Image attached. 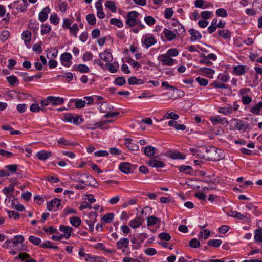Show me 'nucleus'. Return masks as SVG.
<instances>
[{
  "mask_svg": "<svg viewBox=\"0 0 262 262\" xmlns=\"http://www.w3.org/2000/svg\"><path fill=\"white\" fill-rule=\"evenodd\" d=\"M204 150L202 159L209 161H217L224 157V151L213 146H202Z\"/></svg>",
  "mask_w": 262,
  "mask_h": 262,
  "instance_id": "obj_1",
  "label": "nucleus"
},
{
  "mask_svg": "<svg viewBox=\"0 0 262 262\" xmlns=\"http://www.w3.org/2000/svg\"><path fill=\"white\" fill-rule=\"evenodd\" d=\"M129 243V241L128 238H121L116 242V247L117 249L121 250L124 255H128L130 253Z\"/></svg>",
  "mask_w": 262,
  "mask_h": 262,
  "instance_id": "obj_2",
  "label": "nucleus"
},
{
  "mask_svg": "<svg viewBox=\"0 0 262 262\" xmlns=\"http://www.w3.org/2000/svg\"><path fill=\"white\" fill-rule=\"evenodd\" d=\"M139 13L135 11L128 12L126 19V24L129 27H133L138 24V17Z\"/></svg>",
  "mask_w": 262,
  "mask_h": 262,
  "instance_id": "obj_3",
  "label": "nucleus"
},
{
  "mask_svg": "<svg viewBox=\"0 0 262 262\" xmlns=\"http://www.w3.org/2000/svg\"><path fill=\"white\" fill-rule=\"evenodd\" d=\"M63 120L67 122L73 123L76 124H80L83 122V119L81 116L73 113H66L64 115Z\"/></svg>",
  "mask_w": 262,
  "mask_h": 262,
  "instance_id": "obj_4",
  "label": "nucleus"
},
{
  "mask_svg": "<svg viewBox=\"0 0 262 262\" xmlns=\"http://www.w3.org/2000/svg\"><path fill=\"white\" fill-rule=\"evenodd\" d=\"M230 122L231 123L234 122V125L236 130L245 131L247 129H249V125L248 123L244 120L233 118L232 119Z\"/></svg>",
  "mask_w": 262,
  "mask_h": 262,
  "instance_id": "obj_5",
  "label": "nucleus"
},
{
  "mask_svg": "<svg viewBox=\"0 0 262 262\" xmlns=\"http://www.w3.org/2000/svg\"><path fill=\"white\" fill-rule=\"evenodd\" d=\"M78 254L80 257H84L86 261L99 262L100 258L98 256L85 253L83 248L80 249Z\"/></svg>",
  "mask_w": 262,
  "mask_h": 262,
  "instance_id": "obj_6",
  "label": "nucleus"
},
{
  "mask_svg": "<svg viewBox=\"0 0 262 262\" xmlns=\"http://www.w3.org/2000/svg\"><path fill=\"white\" fill-rule=\"evenodd\" d=\"M158 59L164 65L172 66L174 64V59L170 58L168 55L166 54L159 55L158 57Z\"/></svg>",
  "mask_w": 262,
  "mask_h": 262,
  "instance_id": "obj_7",
  "label": "nucleus"
},
{
  "mask_svg": "<svg viewBox=\"0 0 262 262\" xmlns=\"http://www.w3.org/2000/svg\"><path fill=\"white\" fill-rule=\"evenodd\" d=\"M72 58V55L70 53L65 52L62 53L60 56L61 64L66 67H70L72 64L71 61Z\"/></svg>",
  "mask_w": 262,
  "mask_h": 262,
  "instance_id": "obj_8",
  "label": "nucleus"
},
{
  "mask_svg": "<svg viewBox=\"0 0 262 262\" xmlns=\"http://www.w3.org/2000/svg\"><path fill=\"white\" fill-rule=\"evenodd\" d=\"M209 119L212 123L214 125L219 124L222 125L227 124L229 123L226 118H221L220 116H211Z\"/></svg>",
  "mask_w": 262,
  "mask_h": 262,
  "instance_id": "obj_9",
  "label": "nucleus"
},
{
  "mask_svg": "<svg viewBox=\"0 0 262 262\" xmlns=\"http://www.w3.org/2000/svg\"><path fill=\"white\" fill-rule=\"evenodd\" d=\"M144 219L141 216H137L136 218L131 220L129 222V225L134 229L139 227L143 224Z\"/></svg>",
  "mask_w": 262,
  "mask_h": 262,
  "instance_id": "obj_10",
  "label": "nucleus"
},
{
  "mask_svg": "<svg viewBox=\"0 0 262 262\" xmlns=\"http://www.w3.org/2000/svg\"><path fill=\"white\" fill-rule=\"evenodd\" d=\"M133 139L130 138H126L124 139V143L127 148L132 151H137L139 149V146L132 142Z\"/></svg>",
  "mask_w": 262,
  "mask_h": 262,
  "instance_id": "obj_11",
  "label": "nucleus"
},
{
  "mask_svg": "<svg viewBox=\"0 0 262 262\" xmlns=\"http://www.w3.org/2000/svg\"><path fill=\"white\" fill-rule=\"evenodd\" d=\"M61 205V200L59 199L55 198L47 203V209L51 211L53 210L54 207L58 208Z\"/></svg>",
  "mask_w": 262,
  "mask_h": 262,
  "instance_id": "obj_12",
  "label": "nucleus"
},
{
  "mask_svg": "<svg viewBox=\"0 0 262 262\" xmlns=\"http://www.w3.org/2000/svg\"><path fill=\"white\" fill-rule=\"evenodd\" d=\"M50 12V9L49 7L44 8L39 14V20L41 22H44L47 20L48 14Z\"/></svg>",
  "mask_w": 262,
  "mask_h": 262,
  "instance_id": "obj_13",
  "label": "nucleus"
},
{
  "mask_svg": "<svg viewBox=\"0 0 262 262\" xmlns=\"http://www.w3.org/2000/svg\"><path fill=\"white\" fill-rule=\"evenodd\" d=\"M157 42L156 39L152 36H146L143 38L142 43L144 45L146 48H148L155 45Z\"/></svg>",
  "mask_w": 262,
  "mask_h": 262,
  "instance_id": "obj_14",
  "label": "nucleus"
},
{
  "mask_svg": "<svg viewBox=\"0 0 262 262\" xmlns=\"http://www.w3.org/2000/svg\"><path fill=\"white\" fill-rule=\"evenodd\" d=\"M48 100L50 101L52 106L62 104L64 102V98L60 97L48 96Z\"/></svg>",
  "mask_w": 262,
  "mask_h": 262,
  "instance_id": "obj_15",
  "label": "nucleus"
},
{
  "mask_svg": "<svg viewBox=\"0 0 262 262\" xmlns=\"http://www.w3.org/2000/svg\"><path fill=\"white\" fill-rule=\"evenodd\" d=\"M147 163L149 166L155 168H162L165 165L164 162L155 158L149 160Z\"/></svg>",
  "mask_w": 262,
  "mask_h": 262,
  "instance_id": "obj_16",
  "label": "nucleus"
},
{
  "mask_svg": "<svg viewBox=\"0 0 262 262\" xmlns=\"http://www.w3.org/2000/svg\"><path fill=\"white\" fill-rule=\"evenodd\" d=\"M59 230L64 233V234L66 235V238L68 239L71 236V233L73 231V229L70 226L60 225L59 226Z\"/></svg>",
  "mask_w": 262,
  "mask_h": 262,
  "instance_id": "obj_17",
  "label": "nucleus"
},
{
  "mask_svg": "<svg viewBox=\"0 0 262 262\" xmlns=\"http://www.w3.org/2000/svg\"><path fill=\"white\" fill-rule=\"evenodd\" d=\"M73 70L78 71L81 73H88L90 71L89 68L83 64H75L73 67Z\"/></svg>",
  "mask_w": 262,
  "mask_h": 262,
  "instance_id": "obj_18",
  "label": "nucleus"
},
{
  "mask_svg": "<svg viewBox=\"0 0 262 262\" xmlns=\"http://www.w3.org/2000/svg\"><path fill=\"white\" fill-rule=\"evenodd\" d=\"M189 32L191 35L190 37L191 41L200 39L202 37V34L198 30L193 28L189 29Z\"/></svg>",
  "mask_w": 262,
  "mask_h": 262,
  "instance_id": "obj_19",
  "label": "nucleus"
},
{
  "mask_svg": "<svg viewBox=\"0 0 262 262\" xmlns=\"http://www.w3.org/2000/svg\"><path fill=\"white\" fill-rule=\"evenodd\" d=\"M39 24L36 20L31 19L28 23V28L34 33H37L39 30Z\"/></svg>",
  "mask_w": 262,
  "mask_h": 262,
  "instance_id": "obj_20",
  "label": "nucleus"
},
{
  "mask_svg": "<svg viewBox=\"0 0 262 262\" xmlns=\"http://www.w3.org/2000/svg\"><path fill=\"white\" fill-rule=\"evenodd\" d=\"M52 156V152L50 151H47L41 150L37 152V157L40 160H46Z\"/></svg>",
  "mask_w": 262,
  "mask_h": 262,
  "instance_id": "obj_21",
  "label": "nucleus"
},
{
  "mask_svg": "<svg viewBox=\"0 0 262 262\" xmlns=\"http://www.w3.org/2000/svg\"><path fill=\"white\" fill-rule=\"evenodd\" d=\"M99 56L102 60L107 62V63L111 62L113 59V56L111 53L107 51L100 53L99 54Z\"/></svg>",
  "mask_w": 262,
  "mask_h": 262,
  "instance_id": "obj_22",
  "label": "nucleus"
},
{
  "mask_svg": "<svg viewBox=\"0 0 262 262\" xmlns=\"http://www.w3.org/2000/svg\"><path fill=\"white\" fill-rule=\"evenodd\" d=\"M130 163H121L119 165V169L120 170L125 174H128L130 173Z\"/></svg>",
  "mask_w": 262,
  "mask_h": 262,
  "instance_id": "obj_23",
  "label": "nucleus"
},
{
  "mask_svg": "<svg viewBox=\"0 0 262 262\" xmlns=\"http://www.w3.org/2000/svg\"><path fill=\"white\" fill-rule=\"evenodd\" d=\"M163 34L165 35L167 40L171 41L176 37V35L172 31L165 28L163 31Z\"/></svg>",
  "mask_w": 262,
  "mask_h": 262,
  "instance_id": "obj_24",
  "label": "nucleus"
},
{
  "mask_svg": "<svg viewBox=\"0 0 262 262\" xmlns=\"http://www.w3.org/2000/svg\"><path fill=\"white\" fill-rule=\"evenodd\" d=\"M161 219L154 216H150L147 217V226H152L157 223H160Z\"/></svg>",
  "mask_w": 262,
  "mask_h": 262,
  "instance_id": "obj_25",
  "label": "nucleus"
},
{
  "mask_svg": "<svg viewBox=\"0 0 262 262\" xmlns=\"http://www.w3.org/2000/svg\"><path fill=\"white\" fill-rule=\"evenodd\" d=\"M178 169L181 172L186 174H192L193 169L191 166L181 165L178 166Z\"/></svg>",
  "mask_w": 262,
  "mask_h": 262,
  "instance_id": "obj_26",
  "label": "nucleus"
},
{
  "mask_svg": "<svg viewBox=\"0 0 262 262\" xmlns=\"http://www.w3.org/2000/svg\"><path fill=\"white\" fill-rule=\"evenodd\" d=\"M127 81L129 85H140L144 83L143 79H138L135 76L129 78Z\"/></svg>",
  "mask_w": 262,
  "mask_h": 262,
  "instance_id": "obj_27",
  "label": "nucleus"
},
{
  "mask_svg": "<svg viewBox=\"0 0 262 262\" xmlns=\"http://www.w3.org/2000/svg\"><path fill=\"white\" fill-rule=\"evenodd\" d=\"M10 241H12V243L14 247L15 246H17L20 244H23L24 241V238L22 235H18L15 236L13 238L10 240Z\"/></svg>",
  "mask_w": 262,
  "mask_h": 262,
  "instance_id": "obj_28",
  "label": "nucleus"
},
{
  "mask_svg": "<svg viewBox=\"0 0 262 262\" xmlns=\"http://www.w3.org/2000/svg\"><path fill=\"white\" fill-rule=\"evenodd\" d=\"M200 57L201 58L199 61V63L206 64L209 66H211L213 64V63L209 60V59L206 57V56L204 53H201L200 55Z\"/></svg>",
  "mask_w": 262,
  "mask_h": 262,
  "instance_id": "obj_29",
  "label": "nucleus"
},
{
  "mask_svg": "<svg viewBox=\"0 0 262 262\" xmlns=\"http://www.w3.org/2000/svg\"><path fill=\"white\" fill-rule=\"evenodd\" d=\"M228 107H221L219 110V112L225 115H228L232 114V106L230 104H228Z\"/></svg>",
  "mask_w": 262,
  "mask_h": 262,
  "instance_id": "obj_30",
  "label": "nucleus"
},
{
  "mask_svg": "<svg viewBox=\"0 0 262 262\" xmlns=\"http://www.w3.org/2000/svg\"><path fill=\"white\" fill-rule=\"evenodd\" d=\"M155 148L151 146L144 147V154L148 157H152L155 154Z\"/></svg>",
  "mask_w": 262,
  "mask_h": 262,
  "instance_id": "obj_31",
  "label": "nucleus"
},
{
  "mask_svg": "<svg viewBox=\"0 0 262 262\" xmlns=\"http://www.w3.org/2000/svg\"><path fill=\"white\" fill-rule=\"evenodd\" d=\"M169 157L172 159H184L185 157L179 151L170 152Z\"/></svg>",
  "mask_w": 262,
  "mask_h": 262,
  "instance_id": "obj_32",
  "label": "nucleus"
},
{
  "mask_svg": "<svg viewBox=\"0 0 262 262\" xmlns=\"http://www.w3.org/2000/svg\"><path fill=\"white\" fill-rule=\"evenodd\" d=\"M189 151L193 155H195L197 157L202 159V157H203L204 150L202 149V147L200 148L199 149H196L194 148H190Z\"/></svg>",
  "mask_w": 262,
  "mask_h": 262,
  "instance_id": "obj_33",
  "label": "nucleus"
},
{
  "mask_svg": "<svg viewBox=\"0 0 262 262\" xmlns=\"http://www.w3.org/2000/svg\"><path fill=\"white\" fill-rule=\"evenodd\" d=\"M218 34L220 37L226 39H230L231 36V33L228 30H219Z\"/></svg>",
  "mask_w": 262,
  "mask_h": 262,
  "instance_id": "obj_34",
  "label": "nucleus"
},
{
  "mask_svg": "<svg viewBox=\"0 0 262 262\" xmlns=\"http://www.w3.org/2000/svg\"><path fill=\"white\" fill-rule=\"evenodd\" d=\"M87 178L89 179V181L86 182L88 183L86 184V185L90 186L95 188L98 187V183L94 177L91 176H87Z\"/></svg>",
  "mask_w": 262,
  "mask_h": 262,
  "instance_id": "obj_35",
  "label": "nucleus"
},
{
  "mask_svg": "<svg viewBox=\"0 0 262 262\" xmlns=\"http://www.w3.org/2000/svg\"><path fill=\"white\" fill-rule=\"evenodd\" d=\"M222 243V240L217 239H210L207 242V244L209 246L215 248L219 247Z\"/></svg>",
  "mask_w": 262,
  "mask_h": 262,
  "instance_id": "obj_36",
  "label": "nucleus"
},
{
  "mask_svg": "<svg viewBox=\"0 0 262 262\" xmlns=\"http://www.w3.org/2000/svg\"><path fill=\"white\" fill-rule=\"evenodd\" d=\"M22 38L26 43L31 40V33L28 30L24 31L22 33Z\"/></svg>",
  "mask_w": 262,
  "mask_h": 262,
  "instance_id": "obj_37",
  "label": "nucleus"
},
{
  "mask_svg": "<svg viewBox=\"0 0 262 262\" xmlns=\"http://www.w3.org/2000/svg\"><path fill=\"white\" fill-rule=\"evenodd\" d=\"M70 222L72 226L77 227L80 225L81 221L78 216H73L70 218Z\"/></svg>",
  "mask_w": 262,
  "mask_h": 262,
  "instance_id": "obj_38",
  "label": "nucleus"
},
{
  "mask_svg": "<svg viewBox=\"0 0 262 262\" xmlns=\"http://www.w3.org/2000/svg\"><path fill=\"white\" fill-rule=\"evenodd\" d=\"M233 71L237 75H244L245 73V68L244 66H237L234 68Z\"/></svg>",
  "mask_w": 262,
  "mask_h": 262,
  "instance_id": "obj_39",
  "label": "nucleus"
},
{
  "mask_svg": "<svg viewBox=\"0 0 262 262\" xmlns=\"http://www.w3.org/2000/svg\"><path fill=\"white\" fill-rule=\"evenodd\" d=\"M262 108V102H258L256 105L252 107L250 112L254 114L259 115L260 111Z\"/></svg>",
  "mask_w": 262,
  "mask_h": 262,
  "instance_id": "obj_40",
  "label": "nucleus"
},
{
  "mask_svg": "<svg viewBox=\"0 0 262 262\" xmlns=\"http://www.w3.org/2000/svg\"><path fill=\"white\" fill-rule=\"evenodd\" d=\"M113 122V120H108L106 121H103L101 122L96 123L95 124L93 125V126L92 127H90L91 129H95L97 128H99L100 129H103V126H104L105 124L107 123H110Z\"/></svg>",
  "mask_w": 262,
  "mask_h": 262,
  "instance_id": "obj_41",
  "label": "nucleus"
},
{
  "mask_svg": "<svg viewBox=\"0 0 262 262\" xmlns=\"http://www.w3.org/2000/svg\"><path fill=\"white\" fill-rule=\"evenodd\" d=\"M199 71L207 75L209 78H212V76H209L210 75H212L214 73L215 71L213 69L208 68H201L199 69Z\"/></svg>",
  "mask_w": 262,
  "mask_h": 262,
  "instance_id": "obj_42",
  "label": "nucleus"
},
{
  "mask_svg": "<svg viewBox=\"0 0 262 262\" xmlns=\"http://www.w3.org/2000/svg\"><path fill=\"white\" fill-rule=\"evenodd\" d=\"M229 215L232 217L237 218L241 220H245L246 219H247L245 215L242 214L241 213L238 212L236 211L231 210L230 212V214Z\"/></svg>",
  "mask_w": 262,
  "mask_h": 262,
  "instance_id": "obj_43",
  "label": "nucleus"
},
{
  "mask_svg": "<svg viewBox=\"0 0 262 262\" xmlns=\"http://www.w3.org/2000/svg\"><path fill=\"white\" fill-rule=\"evenodd\" d=\"M69 29L70 30V34L74 37H76L77 36V32L79 31L78 25L76 23H74L73 24L72 27H70Z\"/></svg>",
  "mask_w": 262,
  "mask_h": 262,
  "instance_id": "obj_44",
  "label": "nucleus"
},
{
  "mask_svg": "<svg viewBox=\"0 0 262 262\" xmlns=\"http://www.w3.org/2000/svg\"><path fill=\"white\" fill-rule=\"evenodd\" d=\"M173 25L177 26L178 27V28L175 29V31L178 35H180V34H183L184 33H185L184 27L178 21L176 23H173Z\"/></svg>",
  "mask_w": 262,
  "mask_h": 262,
  "instance_id": "obj_45",
  "label": "nucleus"
},
{
  "mask_svg": "<svg viewBox=\"0 0 262 262\" xmlns=\"http://www.w3.org/2000/svg\"><path fill=\"white\" fill-rule=\"evenodd\" d=\"M105 7L110 9L112 12H116L117 7L115 6V3L112 1H107L105 4Z\"/></svg>",
  "mask_w": 262,
  "mask_h": 262,
  "instance_id": "obj_46",
  "label": "nucleus"
},
{
  "mask_svg": "<svg viewBox=\"0 0 262 262\" xmlns=\"http://www.w3.org/2000/svg\"><path fill=\"white\" fill-rule=\"evenodd\" d=\"M41 27V34L42 35L50 32L51 30V27L48 24H42Z\"/></svg>",
  "mask_w": 262,
  "mask_h": 262,
  "instance_id": "obj_47",
  "label": "nucleus"
},
{
  "mask_svg": "<svg viewBox=\"0 0 262 262\" xmlns=\"http://www.w3.org/2000/svg\"><path fill=\"white\" fill-rule=\"evenodd\" d=\"M254 239L256 242L262 243V229H257L255 230Z\"/></svg>",
  "mask_w": 262,
  "mask_h": 262,
  "instance_id": "obj_48",
  "label": "nucleus"
},
{
  "mask_svg": "<svg viewBox=\"0 0 262 262\" xmlns=\"http://www.w3.org/2000/svg\"><path fill=\"white\" fill-rule=\"evenodd\" d=\"M57 143L58 144H60V145H71V146H74V145L78 144L77 143H74L69 142L68 140H66L64 137H62V138H60L57 141Z\"/></svg>",
  "mask_w": 262,
  "mask_h": 262,
  "instance_id": "obj_49",
  "label": "nucleus"
},
{
  "mask_svg": "<svg viewBox=\"0 0 262 262\" xmlns=\"http://www.w3.org/2000/svg\"><path fill=\"white\" fill-rule=\"evenodd\" d=\"M86 19L88 23L91 25H94L96 23V17L93 14H89L86 15Z\"/></svg>",
  "mask_w": 262,
  "mask_h": 262,
  "instance_id": "obj_50",
  "label": "nucleus"
},
{
  "mask_svg": "<svg viewBox=\"0 0 262 262\" xmlns=\"http://www.w3.org/2000/svg\"><path fill=\"white\" fill-rule=\"evenodd\" d=\"M114 217V214L113 213H108L105 214L103 217L102 218L105 223H111Z\"/></svg>",
  "mask_w": 262,
  "mask_h": 262,
  "instance_id": "obj_51",
  "label": "nucleus"
},
{
  "mask_svg": "<svg viewBox=\"0 0 262 262\" xmlns=\"http://www.w3.org/2000/svg\"><path fill=\"white\" fill-rule=\"evenodd\" d=\"M7 81L11 85H14L16 83L18 84V80L15 76H9L6 78Z\"/></svg>",
  "mask_w": 262,
  "mask_h": 262,
  "instance_id": "obj_52",
  "label": "nucleus"
},
{
  "mask_svg": "<svg viewBox=\"0 0 262 262\" xmlns=\"http://www.w3.org/2000/svg\"><path fill=\"white\" fill-rule=\"evenodd\" d=\"M29 241L34 245H39L41 243V239L33 235H31L29 237Z\"/></svg>",
  "mask_w": 262,
  "mask_h": 262,
  "instance_id": "obj_53",
  "label": "nucleus"
},
{
  "mask_svg": "<svg viewBox=\"0 0 262 262\" xmlns=\"http://www.w3.org/2000/svg\"><path fill=\"white\" fill-rule=\"evenodd\" d=\"M9 32L8 30H3L0 34V40L4 42L9 38Z\"/></svg>",
  "mask_w": 262,
  "mask_h": 262,
  "instance_id": "obj_54",
  "label": "nucleus"
},
{
  "mask_svg": "<svg viewBox=\"0 0 262 262\" xmlns=\"http://www.w3.org/2000/svg\"><path fill=\"white\" fill-rule=\"evenodd\" d=\"M42 229L43 230L47 233L53 234L55 233H58L57 230L54 228L53 226H44Z\"/></svg>",
  "mask_w": 262,
  "mask_h": 262,
  "instance_id": "obj_55",
  "label": "nucleus"
},
{
  "mask_svg": "<svg viewBox=\"0 0 262 262\" xmlns=\"http://www.w3.org/2000/svg\"><path fill=\"white\" fill-rule=\"evenodd\" d=\"M110 23L111 24L114 25L118 28H122L123 26V23L121 21V20L117 18H112L110 20Z\"/></svg>",
  "mask_w": 262,
  "mask_h": 262,
  "instance_id": "obj_56",
  "label": "nucleus"
},
{
  "mask_svg": "<svg viewBox=\"0 0 262 262\" xmlns=\"http://www.w3.org/2000/svg\"><path fill=\"white\" fill-rule=\"evenodd\" d=\"M211 86H213V87L215 88H224V89H227L228 88V85L223 83H221L219 81H215L211 83Z\"/></svg>",
  "mask_w": 262,
  "mask_h": 262,
  "instance_id": "obj_57",
  "label": "nucleus"
},
{
  "mask_svg": "<svg viewBox=\"0 0 262 262\" xmlns=\"http://www.w3.org/2000/svg\"><path fill=\"white\" fill-rule=\"evenodd\" d=\"M216 14L217 16L226 17L227 16L228 14L226 10L224 8H219L216 10Z\"/></svg>",
  "mask_w": 262,
  "mask_h": 262,
  "instance_id": "obj_58",
  "label": "nucleus"
},
{
  "mask_svg": "<svg viewBox=\"0 0 262 262\" xmlns=\"http://www.w3.org/2000/svg\"><path fill=\"white\" fill-rule=\"evenodd\" d=\"M50 21L52 24L55 25H57L59 22V19L56 13H54L50 15Z\"/></svg>",
  "mask_w": 262,
  "mask_h": 262,
  "instance_id": "obj_59",
  "label": "nucleus"
},
{
  "mask_svg": "<svg viewBox=\"0 0 262 262\" xmlns=\"http://www.w3.org/2000/svg\"><path fill=\"white\" fill-rule=\"evenodd\" d=\"M158 237L161 239L164 240L166 241H169L171 237L170 234L166 232H162L159 234Z\"/></svg>",
  "mask_w": 262,
  "mask_h": 262,
  "instance_id": "obj_60",
  "label": "nucleus"
},
{
  "mask_svg": "<svg viewBox=\"0 0 262 262\" xmlns=\"http://www.w3.org/2000/svg\"><path fill=\"white\" fill-rule=\"evenodd\" d=\"M189 246L193 248H197L200 247L201 244L200 241L196 238H194L192 239L189 242Z\"/></svg>",
  "mask_w": 262,
  "mask_h": 262,
  "instance_id": "obj_61",
  "label": "nucleus"
},
{
  "mask_svg": "<svg viewBox=\"0 0 262 262\" xmlns=\"http://www.w3.org/2000/svg\"><path fill=\"white\" fill-rule=\"evenodd\" d=\"M75 107L77 108H82L85 105L86 102L85 100L81 99L75 100Z\"/></svg>",
  "mask_w": 262,
  "mask_h": 262,
  "instance_id": "obj_62",
  "label": "nucleus"
},
{
  "mask_svg": "<svg viewBox=\"0 0 262 262\" xmlns=\"http://www.w3.org/2000/svg\"><path fill=\"white\" fill-rule=\"evenodd\" d=\"M59 8L60 11L65 13L68 9V5L65 1H60L58 3Z\"/></svg>",
  "mask_w": 262,
  "mask_h": 262,
  "instance_id": "obj_63",
  "label": "nucleus"
},
{
  "mask_svg": "<svg viewBox=\"0 0 262 262\" xmlns=\"http://www.w3.org/2000/svg\"><path fill=\"white\" fill-rule=\"evenodd\" d=\"M93 54L90 52H86L82 56L83 61H89L93 59Z\"/></svg>",
  "mask_w": 262,
  "mask_h": 262,
  "instance_id": "obj_64",
  "label": "nucleus"
}]
</instances>
